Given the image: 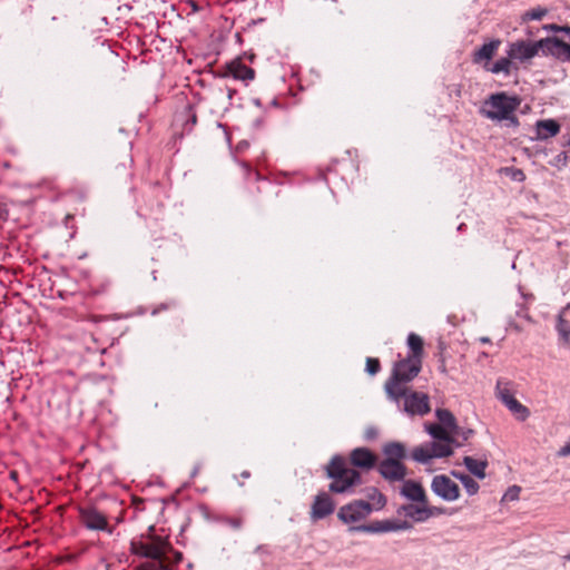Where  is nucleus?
<instances>
[{
    "label": "nucleus",
    "mask_w": 570,
    "mask_h": 570,
    "mask_svg": "<svg viewBox=\"0 0 570 570\" xmlns=\"http://www.w3.org/2000/svg\"><path fill=\"white\" fill-rule=\"evenodd\" d=\"M559 456H569L570 455V439L566 442L563 446H561L558 451Z\"/></svg>",
    "instance_id": "ea45409f"
},
{
    "label": "nucleus",
    "mask_w": 570,
    "mask_h": 570,
    "mask_svg": "<svg viewBox=\"0 0 570 570\" xmlns=\"http://www.w3.org/2000/svg\"><path fill=\"white\" fill-rule=\"evenodd\" d=\"M383 453L385 459H392L394 462H402L406 456L405 448L400 442H390L384 445Z\"/></svg>",
    "instance_id": "5701e85b"
},
{
    "label": "nucleus",
    "mask_w": 570,
    "mask_h": 570,
    "mask_svg": "<svg viewBox=\"0 0 570 570\" xmlns=\"http://www.w3.org/2000/svg\"><path fill=\"white\" fill-rule=\"evenodd\" d=\"M228 523L234 528V529H239L242 527V520L240 519H230L228 521Z\"/></svg>",
    "instance_id": "c03bdc74"
},
{
    "label": "nucleus",
    "mask_w": 570,
    "mask_h": 570,
    "mask_svg": "<svg viewBox=\"0 0 570 570\" xmlns=\"http://www.w3.org/2000/svg\"><path fill=\"white\" fill-rule=\"evenodd\" d=\"M401 494L406 499L424 504H428V499L423 487L413 480H404L401 489Z\"/></svg>",
    "instance_id": "f3484780"
},
{
    "label": "nucleus",
    "mask_w": 570,
    "mask_h": 570,
    "mask_svg": "<svg viewBox=\"0 0 570 570\" xmlns=\"http://www.w3.org/2000/svg\"><path fill=\"white\" fill-rule=\"evenodd\" d=\"M431 489L438 497L445 501H454L460 497L459 485L444 474L433 478Z\"/></svg>",
    "instance_id": "9d476101"
},
{
    "label": "nucleus",
    "mask_w": 570,
    "mask_h": 570,
    "mask_svg": "<svg viewBox=\"0 0 570 570\" xmlns=\"http://www.w3.org/2000/svg\"><path fill=\"white\" fill-rule=\"evenodd\" d=\"M568 560H570V554L566 557Z\"/></svg>",
    "instance_id": "603ef678"
},
{
    "label": "nucleus",
    "mask_w": 570,
    "mask_h": 570,
    "mask_svg": "<svg viewBox=\"0 0 570 570\" xmlns=\"http://www.w3.org/2000/svg\"><path fill=\"white\" fill-rule=\"evenodd\" d=\"M474 434V431L472 429H464L458 425V432H452V436L455 439L456 442L463 443L464 441H468L472 435Z\"/></svg>",
    "instance_id": "72a5a7b5"
},
{
    "label": "nucleus",
    "mask_w": 570,
    "mask_h": 570,
    "mask_svg": "<svg viewBox=\"0 0 570 570\" xmlns=\"http://www.w3.org/2000/svg\"><path fill=\"white\" fill-rule=\"evenodd\" d=\"M187 4L191 8L193 12H197L200 10V7L198 6V3L195 0H188Z\"/></svg>",
    "instance_id": "79ce46f5"
},
{
    "label": "nucleus",
    "mask_w": 570,
    "mask_h": 570,
    "mask_svg": "<svg viewBox=\"0 0 570 570\" xmlns=\"http://www.w3.org/2000/svg\"><path fill=\"white\" fill-rule=\"evenodd\" d=\"M350 462L354 468L367 471L376 466L377 456L367 448H356L350 453Z\"/></svg>",
    "instance_id": "2eb2a0df"
},
{
    "label": "nucleus",
    "mask_w": 570,
    "mask_h": 570,
    "mask_svg": "<svg viewBox=\"0 0 570 570\" xmlns=\"http://www.w3.org/2000/svg\"><path fill=\"white\" fill-rule=\"evenodd\" d=\"M505 173L514 181H520L521 183V181H523L525 179V175H524L523 170H521L519 168H514V167L505 168Z\"/></svg>",
    "instance_id": "c9c22d12"
},
{
    "label": "nucleus",
    "mask_w": 570,
    "mask_h": 570,
    "mask_svg": "<svg viewBox=\"0 0 570 570\" xmlns=\"http://www.w3.org/2000/svg\"><path fill=\"white\" fill-rule=\"evenodd\" d=\"M381 476L389 482L404 481L406 466L402 462H394L392 459H383L377 464Z\"/></svg>",
    "instance_id": "f8f14e48"
},
{
    "label": "nucleus",
    "mask_w": 570,
    "mask_h": 570,
    "mask_svg": "<svg viewBox=\"0 0 570 570\" xmlns=\"http://www.w3.org/2000/svg\"><path fill=\"white\" fill-rule=\"evenodd\" d=\"M325 474L331 480L328 492L334 494H353L354 488L362 484L361 473L347 465L342 455H334L325 465Z\"/></svg>",
    "instance_id": "f257e3e1"
},
{
    "label": "nucleus",
    "mask_w": 570,
    "mask_h": 570,
    "mask_svg": "<svg viewBox=\"0 0 570 570\" xmlns=\"http://www.w3.org/2000/svg\"><path fill=\"white\" fill-rule=\"evenodd\" d=\"M521 104L518 96H509L507 92L492 94L483 104L480 112L493 121H508L510 126H519L515 111Z\"/></svg>",
    "instance_id": "20e7f679"
},
{
    "label": "nucleus",
    "mask_w": 570,
    "mask_h": 570,
    "mask_svg": "<svg viewBox=\"0 0 570 570\" xmlns=\"http://www.w3.org/2000/svg\"><path fill=\"white\" fill-rule=\"evenodd\" d=\"M421 368L422 361L413 357H405L394 363L391 376L384 384V391L387 399L395 403L397 407L401 406L404 389L409 387L407 383L419 375Z\"/></svg>",
    "instance_id": "f03ea898"
},
{
    "label": "nucleus",
    "mask_w": 570,
    "mask_h": 570,
    "mask_svg": "<svg viewBox=\"0 0 570 570\" xmlns=\"http://www.w3.org/2000/svg\"><path fill=\"white\" fill-rule=\"evenodd\" d=\"M501 45L500 39H493L487 43H483L478 50L473 53V62L474 63H483V66H490L491 59L497 53L499 47Z\"/></svg>",
    "instance_id": "dca6fc26"
},
{
    "label": "nucleus",
    "mask_w": 570,
    "mask_h": 570,
    "mask_svg": "<svg viewBox=\"0 0 570 570\" xmlns=\"http://www.w3.org/2000/svg\"><path fill=\"white\" fill-rule=\"evenodd\" d=\"M540 50L546 55V38L534 42L524 40L512 42L509 45L507 53L513 59V61L518 60L523 62L535 57Z\"/></svg>",
    "instance_id": "6e6552de"
},
{
    "label": "nucleus",
    "mask_w": 570,
    "mask_h": 570,
    "mask_svg": "<svg viewBox=\"0 0 570 570\" xmlns=\"http://www.w3.org/2000/svg\"><path fill=\"white\" fill-rule=\"evenodd\" d=\"M560 32L566 35L567 40H570V27L569 26H562L560 28Z\"/></svg>",
    "instance_id": "a18cd8bd"
},
{
    "label": "nucleus",
    "mask_w": 570,
    "mask_h": 570,
    "mask_svg": "<svg viewBox=\"0 0 570 570\" xmlns=\"http://www.w3.org/2000/svg\"><path fill=\"white\" fill-rule=\"evenodd\" d=\"M399 410L410 416H423L431 411L430 397L426 393L413 391L410 387H406L404 389V395H402L401 406Z\"/></svg>",
    "instance_id": "0eeeda50"
},
{
    "label": "nucleus",
    "mask_w": 570,
    "mask_h": 570,
    "mask_svg": "<svg viewBox=\"0 0 570 570\" xmlns=\"http://www.w3.org/2000/svg\"><path fill=\"white\" fill-rule=\"evenodd\" d=\"M401 511L406 517L413 519L416 522L425 521L426 519H429L433 514L431 509L428 508V504L424 505V504H421V503H420V505H414V504L403 505V507H401L399 512H401Z\"/></svg>",
    "instance_id": "4be33fe9"
},
{
    "label": "nucleus",
    "mask_w": 570,
    "mask_h": 570,
    "mask_svg": "<svg viewBox=\"0 0 570 570\" xmlns=\"http://www.w3.org/2000/svg\"><path fill=\"white\" fill-rule=\"evenodd\" d=\"M546 56H552L562 62H570V40L559 37H547Z\"/></svg>",
    "instance_id": "ddd939ff"
},
{
    "label": "nucleus",
    "mask_w": 570,
    "mask_h": 570,
    "mask_svg": "<svg viewBox=\"0 0 570 570\" xmlns=\"http://www.w3.org/2000/svg\"><path fill=\"white\" fill-rule=\"evenodd\" d=\"M79 520L89 530L106 531L109 534L114 531L108 524L107 517L94 507L79 508Z\"/></svg>",
    "instance_id": "1a4fd4ad"
},
{
    "label": "nucleus",
    "mask_w": 570,
    "mask_h": 570,
    "mask_svg": "<svg viewBox=\"0 0 570 570\" xmlns=\"http://www.w3.org/2000/svg\"><path fill=\"white\" fill-rule=\"evenodd\" d=\"M175 305H176V304H175V302H174V301H173V302H170V303H167V304H161V305L157 308V311L166 309V308L173 307V306H175Z\"/></svg>",
    "instance_id": "49530a36"
},
{
    "label": "nucleus",
    "mask_w": 570,
    "mask_h": 570,
    "mask_svg": "<svg viewBox=\"0 0 570 570\" xmlns=\"http://www.w3.org/2000/svg\"><path fill=\"white\" fill-rule=\"evenodd\" d=\"M567 307H563L557 318L556 330L559 336L563 340V342H569L570 340V322L564 318V313Z\"/></svg>",
    "instance_id": "cd10ccee"
},
{
    "label": "nucleus",
    "mask_w": 570,
    "mask_h": 570,
    "mask_svg": "<svg viewBox=\"0 0 570 570\" xmlns=\"http://www.w3.org/2000/svg\"><path fill=\"white\" fill-rule=\"evenodd\" d=\"M452 444L453 443H448V442H442V441L430 442L429 445H430V451H431V454L433 455V459L448 458V456L452 455V453H453Z\"/></svg>",
    "instance_id": "bb28decb"
},
{
    "label": "nucleus",
    "mask_w": 570,
    "mask_h": 570,
    "mask_svg": "<svg viewBox=\"0 0 570 570\" xmlns=\"http://www.w3.org/2000/svg\"><path fill=\"white\" fill-rule=\"evenodd\" d=\"M520 491V488L519 487H513L509 490V493H511V498H515L518 492Z\"/></svg>",
    "instance_id": "de8ad7c7"
},
{
    "label": "nucleus",
    "mask_w": 570,
    "mask_h": 570,
    "mask_svg": "<svg viewBox=\"0 0 570 570\" xmlns=\"http://www.w3.org/2000/svg\"><path fill=\"white\" fill-rule=\"evenodd\" d=\"M185 114V122L184 130L189 132L193 130L194 126L197 124V115L191 105H187L184 110Z\"/></svg>",
    "instance_id": "2f4dec72"
},
{
    "label": "nucleus",
    "mask_w": 570,
    "mask_h": 570,
    "mask_svg": "<svg viewBox=\"0 0 570 570\" xmlns=\"http://www.w3.org/2000/svg\"><path fill=\"white\" fill-rule=\"evenodd\" d=\"M452 475L461 481L469 495H474L478 493L480 489L479 483L469 474L453 471Z\"/></svg>",
    "instance_id": "c85d7f7f"
},
{
    "label": "nucleus",
    "mask_w": 570,
    "mask_h": 570,
    "mask_svg": "<svg viewBox=\"0 0 570 570\" xmlns=\"http://www.w3.org/2000/svg\"><path fill=\"white\" fill-rule=\"evenodd\" d=\"M425 430L435 441L455 443L456 446L462 445L461 442L455 441V439L452 436V432L441 424H438V423L425 424Z\"/></svg>",
    "instance_id": "aec40b11"
},
{
    "label": "nucleus",
    "mask_w": 570,
    "mask_h": 570,
    "mask_svg": "<svg viewBox=\"0 0 570 570\" xmlns=\"http://www.w3.org/2000/svg\"><path fill=\"white\" fill-rule=\"evenodd\" d=\"M411 456L414 461L420 463H428L430 460L433 459L429 443L425 445L414 448L411 453Z\"/></svg>",
    "instance_id": "c756f323"
},
{
    "label": "nucleus",
    "mask_w": 570,
    "mask_h": 570,
    "mask_svg": "<svg viewBox=\"0 0 570 570\" xmlns=\"http://www.w3.org/2000/svg\"><path fill=\"white\" fill-rule=\"evenodd\" d=\"M134 570H167L166 560H161L160 562L155 560L146 561L137 566Z\"/></svg>",
    "instance_id": "473e14b6"
},
{
    "label": "nucleus",
    "mask_w": 570,
    "mask_h": 570,
    "mask_svg": "<svg viewBox=\"0 0 570 570\" xmlns=\"http://www.w3.org/2000/svg\"><path fill=\"white\" fill-rule=\"evenodd\" d=\"M568 155L566 151H561L551 161H550V165L551 166H554V167H558V168H561V167H564L568 163Z\"/></svg>",
    "instance_id": "e433bc0d"
},
{
    "label": "nucleus",
    "mask_w": 570,
    "mask_h": 570,
    "mask_svg": "<svg viewBox=\"0 0 570 570\" xmlns=\"http://www.w3.org/2000/svg\"><path fill=\"white\" fill-rule=\"evenodd\" d=\"M381 370V363L379 358L367 357L366 358V371L370 375H375Z\"/></svg>",
    "instance_id": "f704fd0d"
},
{
    "label": "nucleus",
    "mask_w": 570,
    "mask_h": 570,
    "mask_svg": "<svg viewBox=\"0 0 570 570\" xmlns=\"http://www.w3.org/2000/svg\"><path fill=\"white\" fill-rule=\"evenodd\" d=\"M364 436L368 441L376 439V436H377L376 428H374V426L366 428V430L364 432Z\"/></svg>",
    "instance_id": "58836bf2"
},
{
    "label": "nucleus",
    "mask_w": 570,
    "mask_h": 570,
    "mask_svg": "<svg viewBox=\"0 0 570 570\" xmlns=\"http://www.w3.org/2000/svg\"><path fill=\"white\" fill-rule=\"evenodd\" d=\"M561 126L554 119H542L535 122V136L539 140H547L560 132Z\"/></svg>",
    "instance_id": "a211bd4d"
},
{
    "label": "nucleus",
    "mask_w": 570,
    "mask_h": 570,
    "mask_svg": "<svg viewBox=\"0 0 570 570\" xmlns=\"http://www.w3.org/2000/svg\"><path fill=\"white\" fill-rule=\"evenodd\" d=\"M8 208L4 204L0 203V223L6 222L8 219Z\"/></svg>",
    "instance_id": "a19ab883"
},
{
    "label": "nucleus",
    "mask_w": 570,
    "mask_h": 570,
    "mask_svg": "<svg viewBox=\"0 0 570 570\" xmlns=\"http://www.w3.org/2000/svg\"><path fill=\"white\" fill-rule=\"evenodd\" d=\"M463 464L466 466L470 473L479 479L485 478V469L488 466L487 461L475 460L472 456H464Z\"/></svg>",
    "instance_id": "b1692460"
},
{
    "label": "nucleus",
    "mask_w": 570,
    "mask_h": 570,
    "mask_svg": "<svg viewBox=\"0 0 570 570\" xmlns=\"http://www.w3.org/2000/svg\"><path fill=\"white\" fill-rule=\"evenodd\" d=\"M371 502L353 500L342 505L337 512V519L344 524H356L364 521L373 511H380L386 505V498L376 488H372L367 494Z\"/></svg>",
    "instance_id": "7ed1b4c3"
},
{
    "label": "nucleus",
    "mask_w": 570,
    "mask_h": 570,
    "mask_svg": "<svg viewBox=\"0 0 570 570\" xmlns=\"http://www.w3.org/2000/svg\"><path fill=\"white\" fill-rule=\"evenodd\" d=\"M495 392L498 399L519 421H525L530 416L529 409L514 397L513 383L511 381L498 380Z\"/></svg>",
    "instance_id": "423d86ee"
},
{
    "label": "nucleus",
    "mask_w": 570,
    "mask_h": 570,
    "mask_svg": "<svg viewBox=\"0 0 570 570\" xmlns=\"http://www.w3.org/2000/svg\"><path fill=\"white\" fill-rule=\"evenodd\" d=\"M244 479H248L250 476L249 471H243L240 474Z\"/></svg>",
    "instance_id": "8fccbe9b"
},
{
    "label": "nucleus",
    "mask_w": 570,
    "mask_h": 570,
    "mask_svg": "<svg viewBox=\"0 0 570 570\" xmlns=\"http://www.w3.org/2000/svg\"><path fill=\"white\" fill-rule=\"evenodd\" d=\"M435 415L440 422L439 424L443 425L451 432H458L456 419L451 411L446 409H438L435 411Z\"/></svg>",
    "instance_id": "a878e982"
},
{
    "label": "nucleus",
    "mask_w": 570,
    "mask_h": 570,
    "mask_svg": "<svg viewBox=\"0 0 570 570\" xmlns=\"http://www.w3.org/2000/svg\"><path fill=\"white\" fill-rule=\"evenodd\" d=\"M480 342H481V343H483V344H488V343H490L491 341H490V338H489V337L483 336V337H480Z\"/></svg>",
    "instance_id": "09e8293b"
},
{
    "label": "nucleus",
    "mask_w": 570,
    "mask_h": 570,
    "mask_svg": "<svg viewBox=\"0 0 570 570\" xmlns=\"http://www.w3.org/2000/svg\"><path fill=\"white\" fill-rule=\"evenodd\" d=\"M10 476H11L12 479H17V472L12 471V472L10 473Z\"/></svg>",
    "instance_id": "3c124183"
},
{
    "label": "nucleus",
    "mask_w": 570,
    "mask_h": 570,
    "mask_svg": "<svg viewBox=\"0 0 570 570\" xmlns=\"http://www.w3.org/2000/svg\"><path fill=\"white\" fill-rule=\"evenodd\" d=\"M407 346L411 353L406 357L422 361L423 356V340L415 333H410L407 336Z\"/></svg>",
    "instance_id": "393cba45"
},
{
    "label": "nucleus",
    "mask_w": 570,
    "mask_h": 570,
    "mask_svg": "<svg viewBox=\"0 0 570 570\" xmlns=\"http://www.w3.org/2000/svg\"><path fill=\"white\" fill-rule=\"evenodd\" d=\"M226 76H232L236 80L248 83L255 78V70L243 62L240 57L226 63Z\"/></svg>",
    "instance_id": "4468645a"
},
{
    "label": "nucleus",
    "mask_w": 570,
    "mask_h": 570,
    "mask_svg": "<svg viewBox=\"0 0 570 570\" xmlns=\"http://www.w3.org/2000/svg\"><path fill=\"white\" fill-rule=\"evenodd\" d=\"M352 532L385 533L393 532V520L374 521L368 524L350 527Z\"/></svg>",
    "instance_id": "6ab92c4d"
},
{
    "label": "nucleus",
    "mask_w": 570,
    "mask_h": 570,
    "mask_svg": "<svg viewBox=\"0 0 570 570\" xmlns=\"http://www.w3.org/2000/svg\"><path fill=\"white\" fill-rule=\"evenodd\" d=\"M169 550H171L170 542L166 538L156 534H142L139 539H132L130 542L132 554L158 562L166 560Z\"/></svg>",
    "instance_id": "39448f33"
},
{
    "label": "nucleus",
    "mask_w": 570,
    "mask_h": 570,
    "mask_svg": "<svg viewBox=\"0 0 570 570\" xmlns=\"http://www.w3.org/2000/svg\"><path fill=\"white\" fill-rule=\"evenodd\" d=\"M483 68L491 73H503L504 76H510L513 70H518L519 68L513 63V59L507 53V57H502L497 60L494 63L490 66H483Z\"/></svg>",
    "instance_id": "412c9836"
},
{
    "label": "nucleus",
    "mask_w": 570,
    "mask_h": 570,
    "mask_svg": "<svg viewBox=\"0 0 570 570\" xmlns=\"http://www.w3.org/2000/svg\"><path fill=\"white\" fill-rule=\"evenodd\" d=\"M335 510V502L328 492L322 491L317 493L311 507V518L313 520H322L331 515Z\"/></svg>",
    "instance_id": "9b49d317"
},
{
    "label": "nucleus",
    "mask_w": 570,
    "mask_h": 570,
    "mask_svg": "<svg viewBox=\"0 0 570 570\" xmlns=\"http://www.w3.org/2000/svg\"><path fill=\"white\" fill-rule=\"evenodd\" d=\"M562 26H558V24H554V23H551V24H546L543 28L546 30H550V31H554V32H560V28Z\"/></svg>",
    "instance_id": "37998d69"
},
{
    "label": "nucleus",
    "mask_w": 570,
    "mask_h": 570,
    "mask_svg": "<svg viewBox=\"0 0 570 570\" xmlns=\"http://www.w3.org/2000/svg\"><path fill=\"white\" fill-rule=\"evenodd\" d=\"M412 524L405 520H393V531L409 530Z\"/></svg>",
    "instance_id": "4c0bfd02"
},
{
    "label": "nucleus",
    "mask_w": 570,
    "mask_h": 570,
    "mask_svg": "<svg viewBox=\"0 0 570 570\" xmlns=\"http://www.w3.org/2000/svg\"><path fill=\"white\" fill-rule=\"evenodd\" d=\"M548 14V9L543 7H537L524 11L521 16L522 22H529L532 20H542Z\"/></svg>",
    "instance_id": "7c9ffc66"
}]
</instances>
